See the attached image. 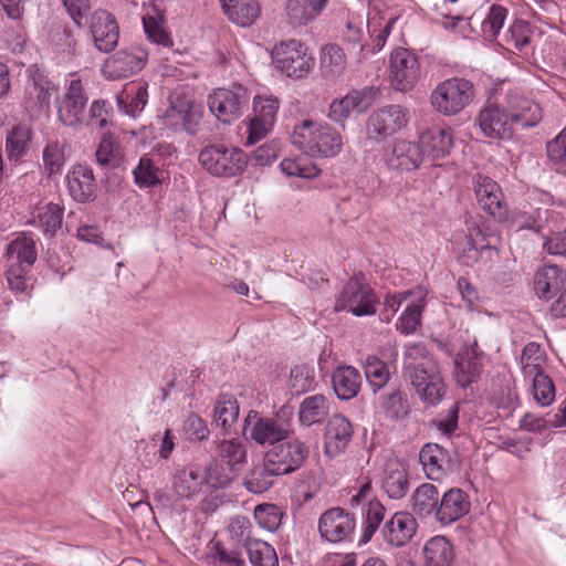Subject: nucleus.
Returning a JSON list of instances; mask_svg holds the SVG:
<instances>
[{
    "label": "nucleus",
    "instance_id": "412c9836",
    "mask_svg": "<svg viewBox=\"0 0 566 566\" xmlns=\"http://www.w3.org/2000/svg\"><path fill=\"white\" fill-rule=\"evenodd\" d=\"M353 433V426L345 416H332L324 432L325 453L333 458L344 452L352 441Z\"/></svg>",
    "mask_w": 566,
    "mask_h": 566
},
{
    "label": "nucleus",
    "instance_id": "79ce46f5",
    "mask_svg": "<svg viewBox=\"0 0 566 566\" xmlns=\"http://www.w3.org/2000/svg\"><path fill=\"white\" fill-rule=\"evenodd\" d=\"M217 459L230 472H237L247 462V448L238 439L222 440L217 447Z\"/></svg>",
    "mask_w": 566,
    "mask_h": 566
},
{
    "label": "nucleus",
    "instance_id": "bb28decb",
    "mask_svg": "<svg viewBox=\"0 0 566 566\" xmlns=\"http://www.w3.org/2000/svg\"><path fill=\"white\" fill-rule=\"evenodd\" d=\"M67 189L77 202H90L95 198L96 184L93 170L83 165L74 166L66 176Z\"/></svg>",
    "mask_w": 566,
    "mask_h": 566
},
{
    "label": "nucleus",
    "instance_id": "a878e982",
    "mask_svg": "<svg viewBox=\"0 0 566 566\" xmlns=\"http://www.w3.org/2000/svg\"><path fill=\"white\" fill-rule=\"evenodd\" d=\"M533 284L538 298L549 301L566 284V272L558 265L545 264L536 271Z\"/></svg>",
    "mask_w": 566,
    "mask_h": 566
},
{
    "label": "nucleus",
    "instance_id": "7ed1b4c3",
    "mask_svg": "<svg viewBox=\"0 0 566 566\" xmlns=\"http://www.w3.org/2000/svg\"><path fill=\"white\" fill-rule=\"evenodd\" d=\"M475 97L473 83L463 77H451L440 82L430 94V104L443 116H455Z\"/></svg>",
    "mask_w": 566,
    "mask_h": 566
},
{
    "label": "nucleus",
    "instance_id": "2f4dec72",
    "mask_svg": "<svg viewBox=\"0 0 566 566\" xmlns=\"http://www.w3.org/2000/svg\"><path fill=\"white\" fill-rule=\"evenodd\" d=\"M361 375L353 366H342L332 375L333 389L340 400H350L356 397L361 386Z\"/></svg>",
    "mask_w": 566,
    "mask_h": 566
},
{
    "label": "nucleus",
    "instance_id": "20e7f679",
    "mask_svg": "<svg viewBox=\"0 0 566 566\" xmlns=\"http://www.w3.org/2000/svg\"><path fill=\"white\" fill-rule=\"evenodd\" d=\"M27 82L22 105L31 116L48 113L52 96L57 92L56 85L49 78L44 70L32 64L25 70Z\"/></svg>",
    "mask_w": 566,
    "mask_h": 566
},
{
    "label": "nucleus",
    "instance_id": "3c124183",
    "mask_svg": "<svg viewBox=\"0 0 566 566\" xmlns=\"http://www.w3.org/2000/svg\"><path fill=\"white\" fill-rule=\"evenodd\" d=\"M245 551L252 566H279L275 549L262 539L249 542Z\"/></svg>",
    "mask_w": 566,
    "mask_h": 566
},
{
    "label": "nucleus",
    "instance_id": "f257e3e1",
    "mask_svg": "<svg viewBox=\"0 0 566 566\" xmlns=\"http://www.w3.org/2000/svg\"><path fill=\"white\" fill-rule=\"evenodd\" d=\"M403 371L424 405L434 407L440 403L446 385L438 364L423 344L416 343L406 348Z\"/></svg>",
    "mask_w": 566,
    "mask_h": 566
},
{
    "label": "nucleus",
    "instance_id": "1a4fd4ad",
    "mask_svg": "<svg viewBox=\"0 0 566 566\" xmlns=\"http://www.w3.org/2000/svg\"><path fill=\"white\" fill-rule=\"evenodd\" d=\"M88 94L82 80L73 77L65 83V91L57 103V117L65 125L76 127L85 118Z\"/></svg>",
    "mask_w": 566,
    "mask_h": 566
},
{
    "label": "nucleus",
    "instance_id": "4c0bfd02",
    "mask_svg": "<svg viewBox=\"0 0 566 566\" xmlns=\"http://www.w3.org/2000/svg\"><path fill=\"white\" fill-rule=\"evenodd\" d=\"M207 483L205 474L192 469L179 470L172 479V489L181 499L191 500L197 496Z\"/></svg>",
    "mask_w": 566,
    "mask_h": 566
},
{
    "label": "nucleus",
    "instance_id": "c85d7f7f",
    "mask_svg": "<svg viewBox=\"0 0 566 566\" xmlns=\"http://www.w3.org/2000/svg\"><path fill=\"white\" fill-rule=\"evenodd\" d=\"M9 264H20L27 270H32L36 259V241L32 233L21 232L7 247Z\"/></svg>",
    "mask_w": 566,
    "mask_h": 566
},
{
    "label": "nucleus",
    "instance_id": "052dcab7",
    "mask_svg": "<svg viewBox=\"0 0 566 566\" xmlns=\"http://www.w3.org/2000/svg\"><path fill=\"white\" fill-rule=\"evenodd\" d=\"M367 206L368 196L361 190H355L340 199L338 210L345 220H355L366 210Z\"/></svg>",
    "mask_w": 566,
    "mask_h": 566
},
{
    "label": "nucleus",
    "instance_id": "49530a36",
    "mask_svg": "<svg viewBox=\"0 0 566 566\" xmlns=\"http://www.w3.org/2000/svg\"><path fill=\"white\" fill-rule=\"evenodd\" d=\"M98 165L116 168L123 163V150L119 143L111 134H104L95 153Z\"/></svg>",
    "mask_w": 566,
    "mask_h": 566
},
{
    "label": "nucleus",
    "instance_id": "a18cd8bd",
    "mask_svg": "<svg viewBox=\"0 0 566 566\" xmlns=\"http://www.w3.org/2000/svg\"><path fill=\"white\" fill-rule=\"evenodd\" d=\"M133 175L134 181L139 188H155L163 184V170L148 155L140 157Z\"/></svg>",
    "mask_w": 566,
    "mask_h": 566
},
{
    "label": "nucleus",
    "instance_id": "69168bd1",
    "mask_svg": "<svg viewBox=\"0 0 566 566\" xmlns=\"http://www.w3.org/2000/svg\"><path fill=\"white\" fill-rule=\"evenodd\" d=\"M283 512L274 504H260L254 509V518L258 524L268 531H275L281 525Z\"/></svg>",
    "mask_w": 566,
    "mask_h": 566
},
{
    "label": "nucleus",
    "instance_id": "39448f33",
    "mask_svg": "<svg viewBox=\"0 0 566 566\" xmlns=\"http://www.w3.org/2000/svg\"><path fill=\"white\" fill-rule=\"evenodd\" d=\"M198 160L210 175L223 178L241 174L247 166V156L240 148H228L223 145L205 147L199 153Z\"/></svg>",
    "mask_w": 566,
    "mask_h": 566
},
{
    "label": "nucleus",
    "instance_id": "e433bc0d",
    "mask_svg": "<svg viewBox=\"0 0 566 566\" xmlns=\"http://www.w3.org/2000/svg\"><path fill=\"white\" fill-rule=\"evenodd\" d=\"M439 489L431 483L420 484L411 496L412 512L419 517H428L434 514L437 518V510L440 503Z\"/></svg>",
    "mask_w": 566,
    "mask_h": 566
},
{
    "label": "nucleus",
    "instance_id": "f3484780",
    "mask_svg": "<svg viewBox=\"0 0 566 566\" xmlns=\"http://www.w3.org/2000/svg\"><path fill=\"white\" fill-rule=\"evenodd\" d=\"M505 105L515 130L535 127L543 118L539 104L518 93H509Z\"/></svg>",
    "mask_w": 566,
    "mask_h": 566
},
{
    "label": "nucleus",
    "instance_id": "58836bf2",
    "mask_svg": "<svg viewBox=\"0 0 566 566\" xmlns=\"http://www.w3.org/2000/svg\"><path fill=\"white\" fill-rule=\"evenodd\" d=\"M31 272L32 270H27V268L20 264H9L6 271L8 289L20 302L29 300L32 295L33 283Z\"/></svg>",
    "mask_w": 566,
    "mask_h": 566
},
{
    "label": "nucleus",
    "instance_id": "ddd939ff",
    "mask_svg": "<svg viewBox=\"0 0 566 566\" xmlns=\"http://www.w3.org/2000/svg\"><path fill=\"white\" fill-rule=\"evenodd\" d=\"M384 160L391 170L411 172L424 164V153H422L418 140L398 138L386 149Z\"/></svg>",
    "mask_w": 566,
    "mask_h": 566
},
{
    "label": "nucleus",
    "instance_id": "aec40b11",
    "mask_svg": "<svg viewBox=\"0 0 566 566\" xmlns=\"http://www.w3.org/2000/svg\"><path fill=\"white\" fill-rule=\"evenodd\" d=\"M506 105H488L479 115V126L485 137L497 139L512 138L515 129L507 116Z\"/></svg>",
    "mask_w": 566,
    "mask_h": 566
},
{
    "label": "nucleus",
    "instance_id": "cd10ccee",
    "mask_svg": "<svg viewBox=\"0 0 566 566\" xmlns=\"http://www.w3.org/2000/svg\"><path fill=\"white\" fill-rule=\"evenodd\" d=\"M279 103L275 98H264L254 103L255 116L249 126V143H256L273 126Z\"/></svg>",
    "mask_w": 566,
    "mask_h": 566
},
{
    "label": "nucleus",
    "instance_id": "c03bdc74",
    "mask_svg": "<svg viewBox=\"0 0 566 566\" xmlns=\"http://www.w3.org/2000/svg\"><path fill=\"white\" fill-rule=\"evenodd\" d=\"M164 23V14L156 7H153L151 10L143 17V25L147 38L158 45L171 48L174 43Z\"/></svg>",
    "mask_w": 566,
    "mask_h": 566
},
{
    "label": "nucleus",
    "instance_id": "864d4df0",
    "mask_svg": "<svg viewBox=\"0 0 566 566\" xmlns=\"http://www.w3.org/2000/svg\"><path fill=\"white\" fill-rule=\"evenodd\" d=\"M209 558L213 566H245L241 551L228 549L221 542H211Z\"/></svg>",
    "mask_w": 566,
    "mask_h": 566
},
{
    "label": "nucleus",
    "instance_id": "393cba45",
    "mask_svg": "<svg viewBox=\"0 0 566 566\" xmlns=\"http://www.w3.org/2000/svg\"><path fill=\"white\" fill-rule=\"evenodd\" d=\"M470 500L461 489H450L440 496L439 507L437 510V521L441 525H450L470 511Z\"/></svg>",
    "mask_w": 566,
    "mask_h": 566
},
{
    "label": "nucleus",
    "instance_id": "c9c22d12",
    "mask_svg": "<svg viewBox=\"0 0 566 566\" xmlns=\"http://www.w3.org/2000/svg\"><path fill=\"white\" fill-rule=\"evenodd\" d=\"M426 566H452L455 555L451 542L442 535L431 537L423 547Z\"/></svg>",
    "mask_w": 566,
    "mask_h": 566
},
{
    "label": "nucleus",
    "instance_id": "f8f14e48",
    "mask_svg": "<svg viewBox=\"0 0 566 566\" xmlns=\"http://www.w3.org/2000/svg\"><path fill=\"white\" fill-rule=\"evenodd\" d=\"M310 453L308 447L300 439H287L268 450L264 455L280 475L290 474L300 469Z\"/></svg>",
    "mask_w": 566,
    "mask_h": 566
},
{
    "label": "nucleus",
    "instance_id": "a211bd4d",
    "mask_svg": "<svg viewBox=\"0 0 566 566\" xmlns=\"http://www.w3.org/2000/svg\"><path fill=\"white\" fill-rule=\"evenodd\" d=\"M90 32L94 46L103 53L112 52L118 44L119 27L106 10H96L90 20Z\"/></svg>",
    "mask_w": 566,
    "mask_h": 566
},
{
    "label": "nucleus",
    "instance_id": "6e6d98bb",
    "mask_svg": "<svg viewBox=\"0 0 566 566\" xmlns=\"http://www.w3.org/2000/svg\"><path fill=\"white\" fill-rule=\"evenodd\" d=\"M65 145L59 140H51L43 149V167L50 176L60 174L65 165Z\"/></svg>",
    "mask_w": 566,
    "mask_h": 566
},
{
    "label": "nucleus",
    "instance_id": "5701e85b",
    "mask_svg": "<svg viewBox=\"0 0 566 566\" xmlns=\"http://www.w3.org/2000/svg\"><path fill=\"white\" fill-rule=\"evenodd\" d=\"M418 144L424 153V161L442 159L449 155L453 144L451 129L431 127L420 134Z\"/></svg>",
    "mask_w": 566,
    "mask_h": 566
},
{
    "label": "nucleus",
    "instance_id": "774afa93",
    "mask_svg": "<svg viewBox=\"0 0 566 566\" xmlns=\"http://www.w3.org/2000/svg\"><path fill=\"white\" fill-rule=\"evenodd\" d=\"M228 532L232 541L242 545L244 548L248 547L249 542H253L256 538L252 537V524L250 520L242 515L233 516L228 525Z\"/></svg>",
    "mask_w": 566,
    "mask_h": 566
},
{
    "label": "nucleus",
    "instance_id": "5fc2aeb1",
    "mask_svg": "<svg viewBox=\"0 0 566 566\" xmlns=\"http://www.w3.org/2000/svg\"><path fill=\"white\" fill-rule=\"evenodd\" d=\"M532 377V392L535 401L542 407L552 405L555 400V385L552 378L543 370L534 373Z\"/></svg>",
    "mask_w": 566,
    "mask_h": 566
},
{
    "label": "nucleus",
    "instance_id": "37998d69",
    "mask_svg": "<svg viewBox=\"0 0 566 566\" xmlns=\"http://www.w3.org/2000/svg\"><path fill=\"white\" fill-rule=\"evenodd\" d=\"M31 130L25 125H15L7 135L6 153L10 161L20 163L29 150Z\"/></svg>",
    "mask_w": 566,
    "mask_h": 566
},
{
    "label": "nucleus",
    "instance_id": "72a5a7b5",
    "mask_svg": "<svg viewBox=\"0 0 566 566\" xmlns=\"http://www.w3.org/2000/svg\"><path fill=\"white\" fill-rule=\"evenodd\" d=\"M250 437L259 444H271L272 447L291 438L286 424L276 423L269 417H261L256 420L251 428Z\"/></svg>",
    "mask_w": 566,
    "mask_h": 566
},
{
    "label": "nucleus",
    "instance_id": "f704fd0d",
    "mask_svg": "<svg viewBox=\"0 0 566 566\" xmlns=\"http://www.w3.org/2000/svg\"><path fill=\"white\" fill-rule=\"evenodd\" d=\"M117 106L125 114L136 118L145 108L148 101L146 83H129L117 95Z\"/></svg>",
    "mask_w": 566,
    "mask_h": 566
},
{
    "label": "nucleus",
    "instance_id": "680f3d73",
    "mask_svg": "<svg viewBox=\"0 0 566 566\" xmlns=\"http://www.w3.org/2000/svg\"><path fill=\"white\" fill-rule=\"evenodd\" d=\"M545 360V354L539 344L535 342L527 343L521 355L522 371L525 377H532L536 371H542V364Z\"/></svg>",
    "mask_w": 566,
    "mask_h": 566
},
{
    "label": "nucleus",
    "instance_id": "0eeeda50",
    "mask_svg": "<svg viewBox=\"0 0 566 566\" xmlns=\"http://www.w3.org/2000/svg\"><path fill=\"white\" fill-rule=\"evenodd\" d=\"M249 102L250 94L241 84H233L230 88L219 87L208 96L210 112L224 124L241 117Z\"/></svg>",
    "mask_w": 566,
    "mask_h": 566
},
{
    "label": "nucleus",
    "instance_id": "4468645a",
    "mask_svg": "<svg viewBox=\"0 0 566 566\" xmlns=\"http://www.w3.org/2000/svg\"><path fill=\"white\" fill-rule=\"evenodd\" d=\"M147 57L148 53L140 46L122 49L106 59L102 73L112 81L128 77L145 67Z\"/></svg>",
    "mask_w": 566,
    "mask_h": 566
},
{
    "label": "nucleus",
    "instance_id": "9b49d317",
    "mask_svg": "<svg viewBox=\"0 0 566 566\" xmlns=\"http://www.w3.org/2000/svg\"><path fill=\"white\" fill-rule=\"evenodd\" d=\"M408 124V113L400 105H387L375 111L367 120V137L380 142Z\"/></svg>",
    "mask_w": 566,
    "mask_h": 566
},
{
    "label": "nucleus",
    "instance_id": "6ab92c4d",
    "mask_svg": "<svg viewBox=\"0 0 566 566\" xmlns=\"http://www.w3.org/2000/svg\"><path fill=\"white\" fill-rule=\"evenodd\" d=\"M419 461L426 476L434 481H441L457 469L449 451L438 443H426L419 452Z\"/></svg>",
    "mask_w": 566,
    "mask_h": 566
},
{
    "label": "nucleus",
    "instance_id": "4d7b16f0",
    "mask_svg": "<svg viewBox=\"0 0 566 566\" xmlns=\"http://www.w3.org/2000/svg\"><path fill=\"white\" fill-rule=\"evenodd\" d=\"M181 119L184 129L190 135H195L198 130L201 111L193 103H189L185 106H171L166 112V117H176Z\"/></svg>",
    "mask_w": 566,
    "mask_h": 566
},
{
    "label": "nucleus",
    "instance_id": "a19ab883",
    "mask_svg": "<svg viewBox=\"0 0 566 566\" xmlns=\"http://www.w3.org/2000/svg\"><path fill=\"white\" fill-rule=\"evenodd\" d=\"M63 211L60 205L53 202L39 207L33 214L32 224L44 235L54 237L62 227Z\"/></svg>",
    "mask_w": 566,
    "mask_h": 566
},
{
    "label": "nucleus",
    "instance_id": "603ef678",
    "mask_svg": "<svg viewBox=\"0 0 566 566\" xmlns=\"http://www.w3.org/2000/svg\"><path fill=\"white\" fill-rule=\"evenodd\" d=\"M361 102L363 94L353 91L342 98L334 99L329 105L327 116L334 122L342 123L349 117L355 108H359Z\"/></svg>",
    "mask_w": 566,
    "mask_h": 566
},
{
    "label": "nucleus",
    "instance_id": "e2e57ef3",
    "mask_svg": "<svg viewBox=\"0 0 566 566\" xmlns=\"http://www.w3.org/2000/svg\"><path fill=\"white\" fill-rule=\"evenodd\" d=\"M509 10L500 4H492L485 19L482 22V32L489 40H494L499 35L507 18Z\"/></svg>",
    "mask_w": 566,
    "mask_h": 566
},
{
    "label": "nucleus",
    "instance_id": "13d9d810",
    "mask_svg": "<svg viewBox=\"0 0 566 566\" xmlns=\"http://www.w3.org/2000/svg\"><path fill=\"white\" fill-rule=\"evenodd\" d=\"M365 376L375 392L382 388L390 378L388 366L376 356L366 358Z\"/></svg>",
    "mask_w": 566,
    "mask_h": 566
},
{
    "label": "nucleus",
    "instance_id": "8fccbe9b",
    "mask_svg": "<svg viewBox=\"0 0 566 566\" xmlns=\"http://www.w3.org/2000/svg\"><path fill=\"white\" fill-rule=\"evenodd\" d=\"M238 401L229 395H221L214 406V421L224 431H228L238 420Z\"/></svg>",
    "mask_w": 566,
    "mask_h": 566
},
{
    "label": "nucleus",
    "instance_id": "9d476101",
    "mask_svg": "<svg viewBox=\"0 0 566 566\" xmlns=\"http://www.w3.org/2000/svg\"><path fill=\"white\" fill-rule=\"evenodd\" d=\"M421 66L418 57L408 49L394 50L389 59V81L399 92H409L420 78Z\"/></svg>",
    "mask_w": 566,
    "mask_h": 566
},
{
    "label": "nucleus",
    "instance_id": "4be33fe9",
    "mask_svg": "<svg viewBox=\"0 0 566 566\" xmlns=\"http://www.w3.org/2000/svg\"><path fill=\"white\" fill-rule=\"evenodd\" d=\"M483 352L479 349L478 342L465 347L455 359V380L459 386L465 388L476 381L483 370Z\"/></svg>",
    "mask_w": 566,
    "mask_h": 566
},
{
    "label": "nucleus",
    "instance_id": "7c9ffc66",
    "mask_svg": "<svg viewBox=\"0 0 566 566\" xmlns=\"http://www.w3.org/2000/svg\"><path fill=\"white\" fill-rule=\"evenodd\" d=\"M228 19L240 27L252 25L261 14L256 0H220Z\"/></svg>",
    "mask_w": 566,
    "mask_h": 566
},
{
    "label": "nucleus",
    "instance_id": "dca6fc26",
    "mask_svg": "<svg viewBox=\"0 0 566 566\" xmlns=\"http://www.w3.org/2000/svg\"><path fill=\"white\" fill-rule=\"evenodd\" d=\"M473 184L480 207L495 220L505 221L509 216L507 205L497 182L489 176L476 174Z\"/></svg>",
    "mask_w": 566,
    "mask_h": 566
},
{
    "label": "nucleus",
    "instance_id": "c756f323",
    "mask_svg": "<svg viewBox=\"0 0 566 566\" xmlns=\"http://www.w3.org/2000/svg\"><path fill=\"white\" fill-rule=\"evenodd\" d=\"M381 488L388 497L392 500L402 499L409 490L408 472L401 462L397 460L387 461L381 481Z\"/></svg>",
    "mask_w": 566,
    "mask_h": 566
},
{
    "label": "nucleus",
    "instance_id": "ea45409f",
    "mask_svg": "<svg viewBox=\"0 0 566 566\" xmlns=\"http://www.w3.org/2000/svg\"><path fill=\"white\" fill-rule=\"evenodd\" d=\"M329 413L328 399L316 394L305 397L300 403L298 420L304 426H312L322 422Z\"/></svg>",
    "mask_w": 566,
    "mask_h": 566
},
{
    "label": "nucleus",
    "instance_id": "b1692460",
    "mask_svg": "<svg viewBox=\"0 0 566 566\" xmlns=\"http://www.w3.org/2000/svg\"><path fill=\"white\" fill-rule=\"evenodd\" d=\"M417 527V521L411 513L397 512L385 523L382 535L389 545L401 547L411 541Z\"/></svg>",
    "mask_w": 566,
    "mask_h": 566
},
{
    "label": "nucleus",
    "instance_id": "338daca9",
    "mask_svg": "<svg viewBox=\"0 0 566 566\" xmlns=\"http://www.w3.org/2000/svg\"><path fill=\"white\" fill-rule=\"evenodd\" d=\"M315 378L313 369L306 365H296L290 374V387L295 395L304 394L314 387Z\"/></svg>",
    "mask_w": 566,
    "mask_h": 566
},
{
    "label": "nucleus",
    "instance_id": "2eb2a0df",
    "mask_svg": "<svg viewBox=\"0 0 566 566\" xmlns=\"http://www.w3.org/2000/svg\"><path fill=\"white\" fill-rule=\"evenodd\" d=\"M355 528L354 515L343 507H332L325 511L318 520V532L322 539L333 544L350 541Z\"/></svg>",
    "mask_w": 566,
    "mask_h": 566
},
{
    "label": "nucleus",
    "instance_id": "423d86ee",
    "mask_svg": "<svg viewBox=\"0 0 566 566\" xmlns=\"http://www.w3.org/2000/svg\"><path fill=\"white\" fill-rule=\"evenodd\" d=\"M377 297L363 275H354L343 286L335 302V311H349L355 316L376 313Z\"/></svg>",
    "mask_w": 566,
    "mask_h": 566
},
{
    "label": "nucleus",
    "instance_id": "0e129e2a",
    "mask_svg": "<svg viewBox=\"0 0 566 566\" xmlns=\"http://www.w3.org/2000/svg\"><path fill=\"white\" fill-rule=\"evenodd\" d=\"M381 408L386 417L395 421L405 418L409 411L405 395L400 390L384 395Z\"/></svg>",
    "mask_w": 566,
    "mask_h": 566
},
{
    "label": "nucleus",
    "instance_id": "f03ea898",
    "mask_svg": "<svg viewBox=\"0 0 566 566\" xmlns=\"http://www.w3.org/2000/svg\"><path fill=\"white\" fill-rule=\"evenodd\" d=\"M291 139L293 145L312 157H334L343 147L342 136L335 128L311 119L296 124Z\"/></svg>",
    "mask_w": 566,
    "mask_h": 566
},
{
    "label": "nucleus",
    "instance_id": "09e8293b",
    "mask_svg": "<svg viewBox=\"0 0 566 566\" xmlns=\"http://www.w3.org/2000/svg\"><path fill=\"white\" fill-rule=\"evenodd\" d=\"M286 14L292 27H301L312 21L321 10L307 0H287Z\"/></svg>",
    "mask_w": 566,
    "mask_h": 566
},
{
    "label": "nucleus",
    "instance_id": "de8ad7c7",
    "mask_svg": "<svg viewBox=\"0 0 566 566\" xmlns=\"http://www.w3.org/2000/svg\"><path fill=\"white\" fill-rule=\"evenodd\" d=\"M386 513L385 506L376 499L369 500L364 511L363 535L359 544H367L379 528Z\"/></svg>",
    "mask_w": 566,
    "mask_h": 566
},
{
    "label": "nucleus",
    "instance_id": "473e14b6",
    "mask_svg": "<svg viewBox=\"0 0 566 566\" xmlns=\"http://www.w3.org/2000/svg\"><path fill=\"white\" fill-rule=\"evenodd\" d=\"M277 476H280V473L264 455L262 463L253 465L247 472L243 485L253 494H262L274 484Z\"/></svg>",
    "mask_w": 566,
    "mask_h": 566
},
{
    "label": "nucleus",
    "instance_id": "6e6552de",
    "mask_svg": "<svg viewBox=\"0 0 566 566\" xmlns=\"http://www.w3.org/2000/svg\"><path fill=\"white\" fill-rule=\"evenodd\" d=\"M273 62L289 77L301 78L314 65V59L297 40L282 41L273 50Z\"/></svg>",
    "mask_w": 566,
    "mask_h": 566
},
{
    "label": "nucleus",
    "instance_id": "bf43d9fd",
    "mask_svg": "<svg viewBox=\"0 0 566 566\" xmlns=\"http://www.w3.org/2000/svg\"><path fill=\"white\" fill-rule=\"evenodd\" d=\"M423 307V300H418L417 302L408 304L396 323L397 331L403 335L415 333L420 325Z\"/></svg>",
    "mask_w": 566,
    "mask_h": 566
}]
</instances>
